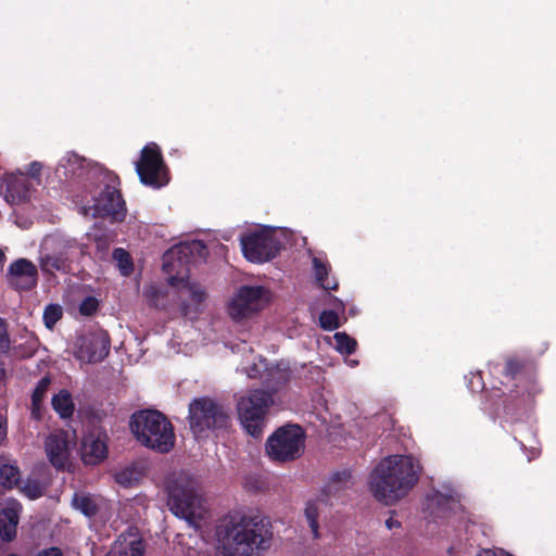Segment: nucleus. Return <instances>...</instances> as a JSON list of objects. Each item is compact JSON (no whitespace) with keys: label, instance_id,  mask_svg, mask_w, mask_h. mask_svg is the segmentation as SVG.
I'll list each match as a JSON object with an SVG mask.
<instances>
[{"label":"nucleus","instance_id":"obj_10","mask_svg":"<svg viewBox=\"0 0 556 556\" xmlns=\"http://www.w3.org/2000/svg\"><path fill=\"white\" fill-rule=\"evenodd\" d=\"M136 172L140 181L153 189H160L169 181L168 169L161 149L155 143L142 148L140 159L136 163Z\"/></svg>","mask_w":556,"mask_h":556},{"label":"nucleus","instance_id":"obj_3","mask_svg":"<svg viewBox=\"0 0 556 556\" xmlns=\"http://www.w3.org/2000/svg\"><path fill=\"white\" fill-rule=\"evenodd\" d=\"M129 428L136 440L149 450L166 454L175 446L174 426L163 413L156 409L135 412L130 417Z\"/></svg>","mask_w":556,"mask_h":556},{"label":"nucleus","instance_id":"obj_27","mask_svg":"<svg viewBox=\"0 0 556 556\" xmlns=\"http://www.w3.org/2000/svg\"><path fill=\"white\" fill-rule=\"evenodd\" d=\"M21 480V472L16 465L2 464L0 466V481L3 488L13 489Z\"/></svg>","mask_w":556,"mask_h":556},{"label":"nucleus","instance_id":"obj_5","mask_svg":"<svg viewBox=\"0 0 556 556\" xmlns=\"http://www.w3.org/2000/svg\"><path fill=\"white\" fill-rule=\"evenodd\" d=\"M305 438L301 426H281L268 437L265 444L266 453L276 463L293 462L304 453Z\"/></svg>","mask_w":556,"mask_h":556},{"label":"nucleus","instance_id":"obj_46","mask_svg":"<svg viewBox=\"0 0 556 556\" xmlns=\"http://www.w3.org/2000/svg\"><path fill=\"white\" fill-rule=\"evenodd\" d=\"M5 377V370L3 367H0V380Z\"/></svg>","mask_w":556,"mask_h":556},{"label":"nucleus","instance_id":"obj_26","mask_svg":"<svg viewBox=\"0 0 556 556\" xmlns=\"http://www.w3.org/2000/svg\"><path fill=\"white\" fill-rule=\"evenodd\" d=\"M7 195L12 198L13 202H24L29 197V188L24 179H12L7 182Z\"/></svg>","mask_w":556,"mask_h":556},{"label":"nucleus","instance_id":"obj_34","mask_svg":"<svg viewBox=\"0 0 556 556\" xmlns=\"http://www.w3.org/2000/svg\"><path fill=\"white\" fill-rule=\"evenodd\" d=\"M22 492L29 500H37L43 495L45 486L37 479H27L22 488Z\"/></svg>","mask_w":556,"mask_h":556},{"label":"nucleus","instance_id":"obj_48","mask_svg":"<svg viewBox=\"0 0 556 556\" xmlns=\"http://www.w3.org/2000/svg\"><path fill=\"white\" fill-rule=\"evenodd\" d=\"M504 409H505V413H506V414H509V412H510V406H509L508 404H506V405L504 406Z\"/></svg>","mask_w":556,"mask_h":556},{"label":"nucleus","instance_id":"obj_8","mask_svg":"<svg viewBox=\"0 0 556 556\" xmlns=\"http://www.w3.org/2000/svg\"><path fill=\"white\" fill-rule=\"evenodd\" d=\"M166 491L170 511L177 517L192 521L200 508V497L194 489L193 480L180 475L168 480Z\"/></svg>","mask_w":556,"mask_h":556},{"label":"nucleus","instance_id":"obj_1","mask_svg":"<svg viewBox=\"0 0 556 556\" xmlns=\"http://www.w3.org/2000/svg\"><path fill=\"white\" fill-rule=\"evenodd\" d=\"M218 556H260L273 541L268 518L254 513L232 510L216 527Z\"/></svg>","mask_w":556,"mask_h":556},{"label":"nucleus","instance_id":"obj_7","mask_svg":"<svg viewBox=\"0 0 556 556\" xmlns=\"http://www.w3.org/2000/svg\"><path fill=\"white\" fill-rule=\"evenodd\" d=\"M188 418L190 429L197 437L207 430L226 429L229 425V415L225 407L207 396L192 400Z\"/></svg>","mask_w":556,"mask_h":556},{"label":"nucleus","instance_id":"obj_35","mask_svg":"<svg viewBox=\"0 0 556 556\" xmlns=\"http://www.w3.org/2000/svg\"><path fill=\"white\" fill-rule=\"evenodd\" d=\"M319 325L327 331L336 330L340 327L339 316L334 311H323L319 315Z\"/></svg>","mask_w":556,"mask_h":556},{"label":"nucleus","instance_id":"obj_42","mask_svg":"<svg viewBox=\"0 0 556 556\" xmlns=\"http://www.w3.org/2000/svg\"><path fill=\"white\" fill-rule=\"evenodd\" d=\"M247 375L249 378H257L261 374V370L260 368L257 367L256 364H253L252 366H250L247 370H245Z\"/></svg>","mask_w":556,"mask_h":556},{"label":"nucleus","instance_id":"obj_30","mask_svg":"<svg viewBox=\"0 0 556 556\" xmlns=\"http://www.w3.org/2000/svg\"><path fill=\"white\" fill-rule=\"evenodd\" d=\"M333 338H334V342H336V349L341 354L350 355V354L354 353V351L356 350V346H357L356 340L353 339L352 337H350L348 333L337 332Z\"/></svg>","mask_w":556,"mask_h":556},{"label":"nucleus","instance_id":"obj_11","mask_svg":"<svg viewBox=\"0 0 556 556\" xmlns=\"http://www.w3.org/2000/svg\"><path fill=\"white\" fill-rule=\"evenodd\" d=\"M244 257L253 263L273 260L280 251V242L268 229H262L241 237Z\"/></svg>","mask_w":556,"mask_h":556},{"label":"nucleus","instance_id":"obj_28","mask_svg":"<svg viewBox=\"0 0 556 556\" xmlns=\"http://www.w3.org/2000/svg\"><path fill=\"white\" fill-rule=\"evenodd\" d=\"M313 265L315 269L316 280L321 288L325 290H337L338 283L331 282L328 278L329 275V266L323 263L319 258L314 257Z\"/></svg>","mask_w":556,"mask_h":556},{"label":"nucleus","instance_id":"obj_20","mask_svg":"<svg viewBox=\"0 0 556 556\" xmlns=\"http://www.w3.org/2000/svg\"><path fill=\"white\" fill-rule=\"evenodd\" d=\"M12 278L24 279V289L34 287L37 282V267L26 258H18L9 267Z\"/></svg>","mask_w":556,"mask_h":556},{"label":"nucleus","instance_id":"obj_19","mask_svg":"<svg viewBox=\"0 0 556 556\" xmlns=\"http://www.w3.org/2000/svg\"><path fill=\"white\" fill-rule=\"evenodd\" d=\"M70 265V256L65 248L40 256V268L46 274H53L54 271L66 273Z\"/></svg>","mask_w":556,"mask_h":556},{"label":"nucleus","instance_id":"obj_38","mask_svg":"<svg viewBox=\"0 0 556 556\" xmlns=\"http://www.w3.org/2000/svg\"><path fill=\"white\" fill-rule=\"evenodd\" d=\"M98 306L99 302L94 296H87L81 301L79 312L84 316H91L97 312Z\"/></svg>","mask_w":556,"mask_h":556},{"label":"nucleus","instance_id":"obj_44","mask_svg":"<svg viewBox=\"0 0 556 556\" xmlns=\"http://www.w3.org/2000/svg\"><path fill=\"white\" fill-rule=\"evenodd\" d=\"M386 526L388 529L392 530L393 528H400L401 527V522L396 519H393L392 517L388 518L386 520Z\"/></svg>","mask_w":556,"mask_h":556},{"label":"nucleus","instance_id":"obj_2","mask_svg":"<svg viewBox=\"0 0 556 556\" xmlns=\"http://www.w3.org/2000/svg\"><path fill=\"white\" fill-rule=\"evenodd\" d=\"M418 480V469L412 456L391 455L375 467L370 490L376 500L393 505L405 497Z\"/></svg>","mask_w":556,"mask_h":556},{"label":"nucleus","instance_id":"obj_47","mask_svg":"<svg viewBox=\"0 0 556 556\" xmlns=\"http://www.w3.org/2000/svg\"><path fill=\"white\" fill-rule=\"evenodd\" d=\"M80 249H81V253L83 254L87 253L86 252V249H87V244L86 243L81 244Z\"/></svg>","mask_w":556,"mask_h":556},{"label":"nucleus","instance_id":"obj_18","mask_svg":"<svg viewBox=\"0 0 556 556\" xmlns=\"http://www.w3.org/2000/svg\"><path fill=\"white\" fill-rule=\"evenodd\" d=\"M88 163L85 157L76 153H67L59 163L58 172L63 169V175L67 179H80L84 176L90 177L98 173V169H88ZM102 170H99V174Z\"/></svg>","mask_w":556,"mask_h":556},{"label":"nucleus","instance_id":"obj_25","mask_svg":"<svg viewBox=\"0 0 556 556\" xmlns=\"http://www.w3.org/2000/svg\"><path fill=\"white\" fill-rule=\"evenodd\" d=\"M72 505L75 509L79 510L81 514L89 518L94 517L99 511L96 500L87 493L76 492L73 496Z\"/></svg>","mask_w":556,"mask_h":556},{"label":"nucleus","instance_id":"obj_17","mask_svg":"<svg viewBox=\"0 0 556 556\" xmlns=\"http://www.w3.org/2000/svg\"><path fill=\"white\" fill-rule=\"evenodd\" d=\"M22 505L16 500L9 501L0 510V538L4 542H11L16 538L17 525Z\"/></svg>","mask_w":556,"mask_h":556},{"label":"nucleus","instance_id":"obj_33","mask_svg":"<svg viewBox=\"0 0 556 556\" xmlns=\"http://www.w3.org/2000/svg\"><path fill=\"white\" fill-rule=\"evenodd\" d=\"M63 309L59 304H49L43 311V323L48 329H53L55 324L62 318Z\"/></svg>","mask_w":556,"mask_h":556},{"label":"nucleus","instance_id":"obj_16","mask_svg":"<svg viewBox=\"0 0 556 556\" xmlns=\"http://www.w3.org/2000/svg\"><path fill=\"white\" fill-rule=\"evenodd\" d=\"M45 450L51 465L63 470L70 457L67 434L64 431L50 433L45 441Z\"/></svg>","mask_w":556,"mask_h":556},{"label":"nucleus","instance_id":"obj_12","mask_svg":"<svg viewBox=\"0 0 556 556\" xmlns=\"http://www.w3.org/2000/svg\"><path fill=\"white\" fill-rule=\"evenodd\" d=\"M535 364L529 357L511 355L505 359L503 371L504 376L506 378L525 381L527 383L526 393H522L520 400L523 407L530 406L535 394L539 393V388L535 382Z\"/></svg>","mask_w":556,"mask_h":556},{"label":"nucleus","instance_id":"obj_45","mask_svg":"<svg viewBox=\"0 0 556 556\" xmlns=\"http://www.w3.org/2000/svg\"><path fill=\"white\" fill-rule=\"evenodd\" d=\"M4 260H5V255H4V253L0 250V266H2V265H3Z\"/></svg>","mask_w":556,"mask_h":556},{"label":"nucleus","instance_id":"obj_24","mask_svg":"<svg viewBox=\"0 0 556 556\" xmlns=\"http://www.w3.org/2000/svg\"><path fill=\"white\" fill-rule=\"evenodd\" d=\"M87 238L88 242H92L96 245V256L99 260H105L113 242L112 236L105 230L97 229L88 233Z\"/></svg>","mask_w":556,"mask_h":556},{"label":"nucleus","instance_id":"obj_4","mask_svg":"<svg viewBox=\"0 0 556 556\" xmlns=\"http://www.w3.org/2000/svg\"><path fill=\"white\" fill-rule=\"evenodd\" d=\"M203 250L205 245L201 241H192L174 245L163 256V270L168 276V283L177 287L179 291H188L189 298L195 304H201L206 294L202 288L189 281V265L194 253H201Z\"/></svg>","mask_w":556,"mask_h":556},{"label":"nucleus","instance_id":"obj_15","mask_svg":"<svg viewBox=\"0 0 556 556\" xmlns=\"http://www.w3.org/2000/svg\"><path fill=\"white\" fill-rule=\"evenodd\" d=\"M109 453L108 435L101 432H89L83 438L81 459L86 465L102 463Z\"/></svg>","mask_w":556,"mask_h":556},{"label":"nucleus","instance_id":"obj_39","mask_svg":"<svg viewBox=\"0 0 556 556\" xmlns=\"http://www.w3.org/2000/svg\"><path fill=\"white\" fill-rule=\"evenodd\" d=\"M10 343L8 324L3 318L0 317V352H8L10 349Z\"/></svg>","mask_w":556,"mask_h":556},{"label":"nucleus","instance_id":"obj_36","mask_svg":"<svg viewBox=\"0 0 556 556\" xmlns=\"http://www.w3.org/2000/svg\"><path fill=\"white\" fill-rule=\"evenodd\" d=\"M113 556H143L142 542L137 540L127 545H122L117 551H114Z\"/></svg>","mask_w":556,"mask_h":556},{"label":"nucleus","instance_id":"obj_41","mask_svg":"<svg viewBox=\"0 0 556 556\" xmlns=\"http://www.w3.org/2000/svg\"><path fill=\"white\" fill-rule=\"evenodd\" d=\"M41 169H42L41 164L37 161H34L28 165L27 174L30 177L36 178V177H39Z\"/></svg>","mask_w":556,"mask_h":556},{"label":"nucleus","instance_id":"obj_40","mask_svg":"<svg viewBox=\"0 0 556 556\" xmlns=\"http://www.w3.org/2000/svg\"><path fill=\"white\" fill-rule=\"evenodd\" d=\"M470 389L472 391L482 390L484 387V383L482 381V375L481 372H477L472 375L471 380L469 381Z\"/></svg>","mask_w":556,"mask_h":556},{"label":"nucleus","instance_id":"obj_6","mask_svg":"<svg viewBox=\"0 0 556 556\" xmlns=\"http://www.w3.org/2000/svg\"><path fill=\"white\" fill-rule=\"evenodd\" d=\"M271 394L260 389L251 390L237 403V413L244 430L253 438H260L270 404Z\"/></svg>","mask_w":556,"mask_h":556},{"label":"nucleus","instance_id":"obj_29","mask_svg":"<svg viewBox=\"0 0 556 556\" xmlns=\"http://www.w3.org/2000/svg\"><path fill=\"white\" fill-rule=\"evenodd\" d=\"M143 295L148 301V304L157 309L165 308V302L161 301L165 298V293L156 285H150L144 288Z\"/></svg>","mask_w":556,"mask_h":556},{"label":"nucleus","instance_id":"obj_43","mask_svg":"<svg viewBox=\"0 0 556 556\" xmlns=\"http://www.w3.org/2000/svg\"><path fill=\"white\" fill-rule=\"evenodd\" d=\"M476 556H509L503 552L496 553L492 549H481Z\"/></svg>","mask_w":556,"mask_h":556},{"label":"nucleus","instance_id":"obj_31","mask_svg":"<svg viewBox=\"0 0 556 556\" xmlns=\"http://www.w3.org/2000/svg\"><path fill=\"white\" fill-rule=\"evenodd\" d=\"M139 479L140 472L135 467L124 468L115 475V481L125 488H129L138 483Z\"/></svg>","mask_w":556,"mask_h":556},{"label":"nucleus","instance_id":"obj_32","mask_svg":"<svg viewBox=\"0 0 556 556\" xmlns=\"http://www.w3.org/2000/svg\"><path fill=\"white\" fill-rule=\"evenodd\" d=\"M304 516L307 520L308 527L311 528V531L313 533L314 539L319 538V525H318V507L315 502H308L306 504V507L304 509Z\"/></svg>","mask_w":556,"mask_h":556},{"label":"nucleus","instance_id":"obj_37","mask_svg":"<svg viewBox=\"0 0 556 556\" xmlns=\"http://www.w3.org/2000/svg\"><path fill=\"white\" fill-rule=\"evenodd\" d=\"M113 258L117 262L121 269L127 274L132 268L130 254L123 248H116L113 251Z\"/></svg>","mask_w":556,"mask_h":556},{"label":"nucleus","instance_id":"obj_14","mask_svg":"<svg viewBox=\"0 0 556 556\" xmlns=\"http://www.w3.org/2000/svg\"><path fill=\"white\" fill-rule=\"evenodd\" d=\"M264 288L261 286H242L229 305V314L236 319L249 317L261 308V301L264 295Z\"/></svg>","mask_w":556,"mask_h":556},{"label":"nucleus","instance_id":"obj_23","mask_svg":"<svg viewBox=\"0 0 556 556\" xmlns=\"http://www.w3.org/2000/svg\"><path fill=\"white\" fill-rule=\"evenodd\" d=\"M51 384L50 376L42 377L31 393V416L35 419L41 418V404Z\"/></svg>","mask_w":556,"mask_h":556},{"label":"nucleus","instance_id":"obj_22","mask_svg":"<svg viewBox=\"0 0 556 556\" xmlns=\"http://www.w3.org/2000/svg\"><path fill=\"white\" fill-rule=\"evenodd\" d=\"M51 405L62 419L72 417L75 410V404L72 394L66 389L60 390L52 396Z\"/></svg>","mask_w":556,"mask_h":556},{"label":"nucleus","instance_id":"obj_9","mask_svg":"<svg viewBox=\"0 0 556 556\" xmlns=\"http://www.w3.org/2000/svg\"><path fill=\"white\" fill-rule=\"evenodd\" d=\"M105 181L103 190L94 199L96 217L110 218L112 222H123L127 214L126 203L119 190V177L109 170L101 172Z\"/></svg>","mask_w":556,"mask_h":556},{"label":"nucleus","instance_id":"obj_21","mask_svg":"<svg viewBox=\"0 0 556 556\" xmlns=\"http://www.w3.org/2000/svg\"><path fill=\"white\" fill-rule=\"evenodd\" d=\"M352 485V473L350 470L334 472L324 488V493L328 498L336 497L338 494Z\"/></svg>","mask_w":556,"mask_h":556},{"label":"nucleus","instance_id":"obj_13","mask_svg":"<svg viewBox=\"0 0 556 556\" xmlns=\"http://www.w3.org/2000/svg\"><path fill=\"white\" fill-rule=\"evenodd\" d=\"M110 348L111 339L101 330L78 338L74 355L83 363H99L109 355Z\"/></svg>","mask_w":556,"mask_h":556}]
</instances>
